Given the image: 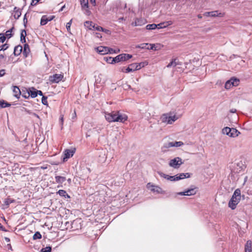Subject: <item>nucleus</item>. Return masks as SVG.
<instances>
[{"mask_svg": "<svg viewBox=\"0 0 252 252\" xmlns=\"http://www.w3.org/2000/svg\"><path fill=\"white\" fill-rule=\"evenodd\" d=\"M106 120L109 123L121 122L125 123L127 120V116L119 111H113L111 113H106L105 115Z\"/></svg>", "mask_w": 252, "mask_h": 252, "instance_id": "obj_1", "label": "nucleus"}, {"mask_svg": "<svg viewBox=\"0 0 252 252\" xmlns=\"http://www.w3.org/2000/svg\"><path fill=\"white\" fill-rule=\"evenodd\" d=\"M236 111H237V110L235 108H232V109L230 110V113H236Z\"/></svg>", "mask_w": 252, "mask_h": 252, "instance_id": "obj_55", "label": "nucleus"}, {"mask_svg": "<svg viewBox=\"0 0 252 252\" xmlns=\"http://www.w3.org/2000/svg\"><path fill=\"white\" fill-rule=\"evenodd\" d=\"M4 57V55H1H1H0V58H3Z\"/></svg>", "mask_w": 252, "mask_h": 252, "instance_id": "obj_63", "label": "nucleus"}, {"mask_svg": "<svg viewBox=\"0 0 252 252\" xmlns=\"http://www.w3.org/2000/svg\"><path fill=\"white\" fill-rule=\"evenodd\" d=\"M22 96L25 98H28L30 97L29 92L22 94Z\"/></svg>", "mask_w": 252, "mask_h": 252, "instance_id": "obj_47", "label": "nucleus"}, {"mask_svg": "<svg viewBox=\"0 0 252 252\" xmlns=\"http://www.w3.org/2000/svg\"><path fill=\"white\" fill-rule=\"evenodd\" d=\"M147 188L153 192L160 194L164 193V191H163L160 187L158 186L153 185L150 183L147 184Z\"/></svg>", "mask_w": 252, "mask_h": 252, "instance_id": "obj_5", "label": "nucleus"}, {"mask_svg": "<svg viewBox=\"0 0 252 252\" xmlns=\"http://www.w3.org/2000/svg\"><path fill=\"white\" fill-rule=\"evenodd\" d=\"M6 39V37L3 33H0V42H3Z\"/></svg>", "mask_w": 252, "mask_h": 252, "instance_id": "obj_43", "label": "nucleus"}, {"mask_svg": "<svg viewBox=\"0 0 252 252\" xmlns=\"http://www.w3.org/2000/svg\"><path fill=\"white\" fill-rule=\"evenodd\" d=\"M134 64L133 63H131L129 65V66L125 68L124 67L122 68V71L125 73H128L130 72H133L135 71L134 69Z\"/></svg>", "mask_w": 252, "mask_h": 252, "instance_id": "obj_17", "label": "nucleus"}, {"mask_svg": "<svg viewBox=\"0 0 252 252\" xmlns=\"http://www.w3.org/2000/svg\"><path fill=\"white\" fill-rule=\"evenodd\" d=\"M104 59H105L106 61L109 63H115V58H112V57H106V58H104Z\"/></svg>", "mask_w": 252, "mask_h": 252, "instance_id": "obj_35", "label": "nucleus"}, {"mask_svg": "<svg viewBox=\"0 0 252 252\" xmlns=\"http://www.w3.org/2000/svg\"><path fill=\"white\" fill-rule=\"evenodd\" d=\"M165 25H166V24L164 22L160 23L157 25V28L162 29V28H166V26H165Z\"/></svg>", "mask_w": 252, "mask_h": 252, "instance_id": "obj_40", "label": "nucleus"}, {"mask_svg": "<svg viewBox=\"0 0 252 252\" xmlns=\"http://www.w3.org/2000/svg\"><path fill=\"white\" fill-rule=\"evenodd\" d=\"M30 52V49L29 45L27 44H25L23 54L25 57H27L28 56V55L29 54Z\"/></svg>", "mask_w": 252, "mask_h": 252, "instance_id": "obj_23", "label": "nucleus"}, {"mask_svg": "<svg viewBox=\"0 0 252 252\" xmlns=\"http://www.w3.org/2000/svg\"><path fill=\"white\" fill-rule=\"evenodd\" d=\"M131 58V55L128 54H121L115 57V63H119L122 61H126Z\"/></svg>", "mask_w": 252, "mask_h": 252, "instance_id": "obj_7", "label": "nucleus"}, {"mask_svg": "<svg viewBox=\"0 0 252 252\" xmlns=\"http://www.w3.org/2000/svg\"><path fill=\"white\" fill-rule=\"evenodd\" d=\"M160 119L162 123H166L167 124H171L173 122H175L177 120V118L175 116H171L165 114L162 115Z\"/></svg>", "mask_w": 252, "mask_h": 252, "instance_id": "obj_4", "label": "nucleus"}, {"mask_svg": "<svg viewBox=\"0 0 252 252\" xmlns=\"http://www.w3.org/2000/svg\"><path fill=\"white\" fill-rule=\"evenodd\" d=\"M23 21H24V23L25 26H26V24H27V22H28L27 19V18H26V19H23Z\"/></svg>", "mask_w": 252, "mask_h": 252, "instance_id": "obj_58", "label": "nucleus"}, {"mask_svg": "<svg viewBox=\"0 0 252 252\" xmlns=\"http://www.w3.org/2000/svg\"><path fill=\"white\" fill-rule=\"evenodd\" d=\"M222 132L223 134H226V135L230 136L231 128L229 127H225L222 129Z\"/></svg>", "mask_w": 252, "mask_h": 252, "instance_id": "obj_31", "label": "nucleus"}, {"mask_svg": "<svg viewBox=\"0 0 252 252\" xmlns=\"http://www.w3.org/2000/svg\"><path fill=\"white\" fill-rule=\"evenodd\" d=\"M71 22H72V20H71L69 22H68L67 24H66V28L67 30V31L68 32L69 30H70V26H71Z\"/></svg>", "mask_w": 252, "mask_h": 252, "instance_id": "obj_45", "label": "nucleus"}, {"mask_svg": "<svg viewBox=\"0 0 252 252\" xmlns=\"http://www.w3.org/2000/svg\"><path fill=\"white\" fill-rule=\"evenodd\" d=\"M32 90H30L28 92L30 96H31L32 98H34L37 95V90L34 88H32Z\"/></svg>", "mask_w": 252, "mask_h": 252, "instance_id": "obj_25", "label": "nucleus"}, {"mask_svg": "<svg viewBox=\"0 0 252 252\" xmlns=\"http://www.w3.org/2000/svg\"><path fill=\"white\" fill-rule=\"evenodd\" d=\"M52 248L51 247H46L42 248L41 250V252H51Z\"/></svg>", "mask_w": 252, "mask_h": 252, "instance_id": "obj_39", "label": "nucleus"}, {"mask_svg": "<svg viewBox=\"0 0 252 252\" xmlns=\"http://www.w3.org/2000/svg\"><path fill=\"white\" fill-rule=\"evenodd\" d=\"M164 23L166 24V25H165V26H166V27L169 25H172V22L171 21L165 22Z\"/></svg>", "mask_w": 252, "mask_h": 252, "instance_id": "obj_52", "label": "nucleus"}, {"mask_svg": "<svg viewBox=\"0 0 252 252\" xmlns=\"http://www.w3.org/2000/svg\"><path fill=\"white\" fill-rule=\"evenodd\" d=\"M240 132L235 128H231L230 132V137H236L238 135Z\"/></svg>", "mask_w": 252, "mask_h": 252, "instance_id": "obj_30", "label": "nucleus"}, {"mask_svg": "<svg viewBox=\"0 0 252 252\" xmlns=\"http://www.w3.org/2000/svg\"><path fill=\"white\" fill-rule=\"evenodd\" d=\"M245 252H252V246L251 241H247L245 245Z\"/></svg>", "mask_w": 252, "mask_h": 252, "instance_id": "obj_27", "label": "nucleus"}, {"mask_svg": "<svg viewBox=\"0 0 252 252\" xmlns=\"http://www.w3.org/2000/svg\"><path fill=\"white\" fill-rule=\"evenodd\" d=\"M245 166L243 164L242 162H238L237 164L235 172L239 173V172L244 170L245 168Z\"/></svg>", "mask_w": 252, "mask_h": 252, "instance_id": "obj_21", "label": "nucleus"}, {"mask_svg": "<svg viewBox=\"0 0 252 252\" xmlns=\"http://www.w3.org/2000/svg\"><path fill=\"white\" fill-rule=\"evenodd\" d=\"M37 94H39V95L42 96H43V93H42L41 91L37 90Z\"/></svg>", "mask_w": 252, "mask_h": 252, "instance_id": "obj_54", "label": "nucleus"}, {"mask_svg": "<svg viewBox=\"0 0 252 252\" xmlns=\"http://www.w3.org/2000/svg\"><path fill=\"white\" fill-rule=\"evenodd\" d=\"M119 51H120L119 50H118V51H116L115 50L113 49L112 53H117L119 52Z\"/></svg>", "mask_w": 252, "mask_h": 252, "instance_id": "obj_60", "label": "nucleus"}, {"mask_svg": "<svg viewBox=\"0 0 252 252\" xmlns=\"http://www.w3.org/2000/svg\"><path fill=\"white\" fill-rule=\"evenodd\" d=\"M5 240L6 241V242H10V239L8 237H5Z\"/></svg>", "mask_w": 252, "mask_h": 252, "instance_id": "obj_56", "label": "nucleus"}, {"mask_svg": "<svg viewBox=\"0 0 252 252\" xmlns=\"http://www.w3.org/2000/svg\"><path fill=\"white\" fill-rule=\"evenodd\" d=\"M184 143L182 141H175V142H169L164 144V147L165 148H169L172 147H180L183 145Z\"/></svg>", "mask_w": 252, "mask_h": 252, "instance_id": "obj_11", "label": "nucleus"}, {"mask_svg": "<svg viewBox=\"0 0 252 252\" xmlns=\"http://www.w3.org/2000/svg\"><path fill=\"white\" fill-rule=\"evenodd\" d=\"M176 59L172 60V61L168 63V64L167 65V67H171L172 66L175 67L177 65V63L176 62Z\"/></svg>", "mask_w": 252, "mask_h": 252, "instance_id": "obj_38", "label": "nucleus"}, {"mask_svg": "<svg viewBox=\"0 0 252 252\" xmlns=\"http://www.w3.org/2000/svg\"><path fill=\"white\" fill-rule=\"evenodd\" d=\"M80 1L83 8H88V0H80Z\"/></svg>", "mask_w": 252, "mask_h": 252, "instance_id": "obj_32", "label": "nucleus"}, {"mask_svg": "<svg viewBox=\"0 0 252 252\" xmlns=\"http://www.w3.org/2000/svg\"><path fill=\"white\" fill-rule=\"evenodd\" d=\"M239 80L235 78H231L230 80L226 81L225 84V88L229 89L232 86H237L239 83Z\"/></svg>", "mask_w": 252, "mask_h": 252, "instance_id": "obj_6", "label": "nucleus"}, {"mask_svg": "<svg viewBox=\"0 0 252 252\" xmlns=\"http://www.w3.org/2000/svg\"><path fill=\"white\" fill-rule=\"evenodd\" d=\"M9 47V45L7 43H5L2 46H0V51L2 50H5Z\"/></svg>", "mask_w": 252, "mask_h": 252, "instance_id": "obj_41", "label": "nucleus"}, {"mask_svg": "<svg viewBox=\"0 0 252 252\" xmlns=\"http://www.w3.org/2000/svg\"><path fill=\"white\" fill-rule=\"evenodd\" d=\"M155 46V45L151 44H148V43H143L141 44L140 45H139L138 47L139 48L144 49H153L154 47Z\"/></svg>", "mask_w": 252, "mask_h": 252, "instance_id": "obj_22", "label": "nucleus"}, {"mask_svg": "<svg viewBox=\"0 0 252 252\" xmlns=\"http://www.w3.org/2000/svg\"><path fill=\"white\" fill-rule=\"evenodd\" d=\"M190 177V173H181L179 175H176V179L177 181L183 179L185 178H189Z\"/></svg>", "mask_w": 252, "mask_h": 252, "instance_id": "obj_18", "label": "nucleus"}, {"mask_svg": "<svg viewBox=\"0 0 252 252\" xmlns=\"http://www.w3.org/2000/svg\"><path fill=\"white\" fill-rule=\"evenodd\" d=\"M158 175L165 179H166L168 180L171 181H176L177 180L176 179V175L175 176H169L168 175H166L161 172H158Z\"/></svg>", "mask_w": 252, "mask_h": 252, "instance_id": "obj_15", "label": "nucleus"}, {"mask_svg": "<svg viewBox=\"0 0 252 252\" xmlns=\"http://www.w3.org/2000/svg\"><path fill=\"white\" fill-rule=\"evenodd\" d=\"M13 202H14V200L10 198H7L4 200V205H6L7 207H8L9 205Z\"/></svg>", "mask_w": 252, "mask_h": 252, "instance_id": "obj_33", "label": "nucleus"}, {"mask_svg": "<svg viewBox=\"0 0 252 252\" xmlns=\"http://www.w3.org/2000/svg\"><path fill=\"white\" fill-rule=\"evenodd\" d=\"M60 120L62 121V123H63V117H62L61 118H60Z\"/></svg>", "mask_w": 252, "mask_h": 252, "instance_id": "obj_64", "label": "nucleus"}, {"mask_svg": "<svg viewBox=\"0 0 252 252\" xmlns=\"http://www.w3.org/2000/svg\"><path fill=\"white\" fill-rule=\"evenodd\" d=\"M197 17L198 18L201 19L202 18V16L201 14H199L197 15Z\"/></svg>", "mask_w": 252, "mask_h": 252, "instance_id": "obj_61", "label": "nucleus"}, {"mask_svg": "<svg viewBox=\"0 0 252 252\" xmlns=\"http://www.w3.org/2000/svg\"><path fill=\"white\" fill-rule=\"evenodd\" d=\"M75 152V149H66L64 152L63 161L66 160L67 159L72 157Z\"/></svg>", "mask_w": 252, "mask_h": 252, "instance_id": "obj_12", "label": "nucleus"}, {"mask_svg": "<svg viewBox=\"0 0 252 252\" xmlns=\"http://www.w3.org/2000/svg\"><path fill=\"white\" fill-rule=\"evenodd\" d=\"M0 229L2 230V231H6V230H5V228L3 227V226L0 223Z\"/></svg>", "mask_w": 252, "mask_h": 252, "instance_id": "obj_53", "label": "nucleus"}, {"mask_svg": "<svg viewBox=\"0 0 252 252\" xmlns=\"http://www.w3.org/2000/svg\"><path fill=\"white\" fill-rule=\"evenodd\" d=\"M76 114L75 111H74V113L73 114L72 119L76 118Z\"/></svg>", "mask_w": 252, "mask_h": 252, "instance_id": "obj_57", "label": "nucleus"}, {"mask_svg": "<svg viewBox=\"0 0 252 252\" xmlns=\"http://www.w3.org/2000/svg\"><path fill=\"white\" fill-rule=\"evenodd\" d=\"M204 15L205 16H211V17H223L224 16V13H222L221 12H219V11H214L211 12H205Z\"/></svg>", "mask_w": 252, "mask_h": 252, "instance_id": "obj_13", "label": "nucleus"}, {"mask_svg": "<svg viewBox=\"0 0 252 252\" xmlns=\"http://www.w3.org/2000/svg\"><path fill=\"white\" fill-rule=\"evenodd\" d=\"M27 35L26 31L25 30H23L21 31V42L22 43L26 42V36Z\"/></svg>", "mask_w": 252, "mask_h": 252, "instance_id": "obj_28", "label": "nucleus"}, {"mask_svg": "<svg viewBox=\"0 0 252 252\" xmlns=\"http://www.w3.org/2000/svg\"><path fill=\"white\" fill-rule=\"evenodd\" d=\"M196 192V188H194L188 189L184 191L178 192L177 194L180 195L190 196L195 194Z\"/></svg>", "mask_w": 252, "mask_h": 252, "instance_id": "obj_10", "label": "nucleus"}, {"mask_svg": "<svg viewBox=\"0 0 252 252\" xmlns=\"http://www.w3.org/2000/svg\"><path fill=\"white\" fill-rule=\"evenodd\" d=\"M33 115L35 116V117H36L37 118H39V116L37 114L34 113Z\"/></svg>", "mask_w": 252, "mask_h": 252, "instance_id": "obj_62", "label": "nucleus"}, {"mask_svg": "<svg viewBox=\"0 0 252 252\" xmlns=\"http://www.w3.org/2000/svg\"><path fill=\"white\" fill-rule=\"evenodd\" d=\"M240 199L241 190L240 189H237L234 191L228 203V206L232 210L235 209L236 207V205L240 202Z\"/></svg>", "mask_w": 252, "mask_h": 252, "instance_id": "obj_2", "label": "nucleus"}, {"mask_svg": "<svg viewBox=\"0 0 252 252\" xmlns=\"http://www.w3.org/2000/svg\"><path fill=\"white\" fill-rule=\"evenodd\" d=\"M5 70L4 69H1L0 70V76L2 77L5 74Z\"/></svg>", "mask_w": 252, "mask_h": 252, "instance_id": "obj_50", "label": "nucleus"}, {"mask_svg": "<svg viewBox=\"0 0 252 252\" xmlns=\"http://www.w3.org/2000/svg\"><path fill=\"white\" fill-rule=\"evenodd\" d=\"M96 51L101 55L108 54V53L112 54L113 49L104 46H99L96 48Z\"/></svg>", "mask_w": 252, "mask_h": 252, "instance_id": "obj_9", "label": "nucleus"}, {"mask_svg": "<svg viewBox=\"0 0 252 252\" xmlns=\"http://www.w3.org/2000/svg\"><path fill=\"white\" fill-rule=\"evenodd\" d=\"M157 24H148L146 26V29L148 30H155L157 28Z\"/></svg>", "mask_w": 252, "mask_h": 252, "instance_id": "obj_34", "label": "nucleus"}, {"mask_svg": "<svg viewBox=\"0 0 252 252\" xmlns=\"http://www.w3.org/2000/svg\"><path fill=\"white\" fill-rule=\"evenodd\" d=\"M14 18L15 19H18L21 15V10L19 8L15 7L12 13Z\"/></svg>", "mask_w": 252, "mask_h": 252, "instance_id": "obj_16", "label": "nucleus"}, {"mask_svg": "<svg viewBox=\"0 0 252 252\" xmlns=\"http://www.w3.org/2000/svg\"><path fill=\"white\" fill-rule=\"evenodd\" d=\"M55 180L57 183L62 184L66 180V178L63 176H55Z\"/></svg>", "mask_w": 252, "mask_h": 252, "instance_id": "obj_24", "label": "nucleus"}, {"mask_svg": "<svg viewBox=\"0 0 252 252\" xmlns=\"http://www.w3.org/2000/svg\"><path fill=\"white\" fill-rule=\"evenodd\" d=\"M42 237L41 234L39 232H36L33 236V239L36 240L41 239Z\"/></svg>", "mask_w": 252, "mask_h": 252, "instance_id": "obj_37", "label": "nucleus"}, {"mask_svg": "<svg viewBox=\"0 0 252 252\" xmlns=\"http://www.w3.org/2000/svg\"><path fill=\"white\" fill-rule=\"evenodd\" d=\"M13 92L14 93V95L17 98H19L20 97V96L21 95V92L17 86H13Z\"/></svg>", "mask_w": 252, "mask_h": 252, "instance_id": "obj_19", "label": "nucleus"}, {"mask_svg": "<svg viewBox=\"0 0 252 252\" xmlns=\"http://www.w3.org/2000/svg\"><path fill=\"white\" fill-rule=\"evenodd\" d=\"M139 63L140 64L141 68L144 67L147 64V63L145 62H141Z\"/></svg>", "mask_w": 252, "mask_h": 252, "instance_id": "obj_51", "label": "nucleus"}, {"mask_svg": "<svg viewBox=\"0 0 252 252\" xmlns=\"http://www.w3.org/2000/svg\"><path fill=\"white\" fill-rule=\"evenodd\" d=\"M90 1L92 3H93L94 5L95 4V0H90Z\"/></svg>", "mask_w": 252, "mask_h": 252, "instance_id": "obj_59", "label": "nucleus"}, {"mask_svg": "<svg viewBox=\"0 0 252 252\" xmlns=\"http://www.w3.org/2000/svg\"><path fill=\"white\" fill-rule=\"evenodd\" d=\"M54 18V16H47L46 15H43L41 19L40 25L42 26L45 25L48 23V22L51 21Z\"/></svg>", "mask_w": 252, "mask_h": 252, "instance_id": "obj_14", "label": "nucleus"}, {"mask_svg": "<svg viewBox=\"0 0 252 252\" xmlns=\"http://www.w3.org/2000/svg\"><path fill=\"white\" fill-rule=\"evenodd\" d=\"M63 78V75L62 74H55L52 76H50L49 80L52 83H58L61 81Z\"/></svg>", "mask_w": 252, "mask_h": 252, "instance_id": "obj_8", "label": "nucleus"}, {"mask_svg": "<svg viewBox=\"0 0 252 252\" xmlns=\"http://www.w3.org/2000/svg\"><path fill=\"white\" fill-rule=\"evenodd\" d=\"M14 29V27H12L11 29H10L9 30H8L5 32V37H7V38H9L12 36V34L11 33L12 30Z\"/></svg>", "mask_w": 252, "mask_h": 252, "instance_id": "obj_36", "label": "nucleus"}, {"mask_svg": "<svg viewBox=\"0 0 252 252\" xmlns=\"http://www.w3.org/2000/svg\"><path fill=\"white\" fill-rule=\"evenodd\" d=\"M95 29L97 30V31H104V29L103 28H102L101 27H100V26H97L96 28H95Z\"/></svg>", "mask_w": 252, "mask_h": 252, "instance_id": "obj_49", "label": "nucleus"}, {"mask_svg": "<svg viewBox=\"0 0 252 252\" xmlns=\"http://www.w3.org/2000/svg\"><path fill=\"white\" fill-rule=\"evenodd\" d=\"M11 105V104L6 101H4V100H0V108H3L9 107Z\"/></svg>", "mask_w": 252, "mask_h": 252, "instance_id": "obj_29", "label": "nucleus"}, {"mask_svg": "<svg viewBox=\"0 0 252 252\" xmlns=\"http://www.w3.org/2000/svg\"><path fill=\"white\" fill-rule=\"evenodd\" d=\"M132 25L135 26H139L140 25V24H139V20L138 19H136L134 22V23H132Z\"/></svg>", "mask_w": 252, "mask_h": 252, "instance_id": "obj_48", "label": "nucleus"}, {"mask_svg": "<svg viewBox=\"0 0 252 252\" xmlns=\"http://www.w3.org/2000/svg\"><path fill=\"white\" fill-rule=\"evenodd\" d=\"M57 193L59 194L61 196L64 197L65 198H69L70 196L66 193V191L63 189H60L58 192Z\"/></svg>", "mask_w": 252, "mask_h": 252, "instance_id": "obj_26", "label": "nucleus"}, {"mask_svg": "<svg viewBox=\"0 0 252 252\" xmlns=\"http://www.w3.org/2000/svg\"><path fill=\"white\" fill-rule=\"evenodd\" d=\"M39 0H32L31 5L32 6L35 5Z\"/></svg>", "mask_w": 252, "mask_h": 252, "instance_id": "obj_46", "label": "nucleus"}, {"mask_svg": "<svg viewBox=\"0 0 252 252\" xmlns=\"http://www.w3.org/2000/svg\"><path fill=\"white\" fill-rule=\"evenodd\" d=\"M134 65V69L135 70H137L141 68L140 64L139 63H133Z\"/></svg>", "mask_w": 252, "mask_h": 252, "instance_id": "obj_44", "label": "nucleus"}, {"mask_svg": "<svg viewBox=\"0 0 252 252\" xmlns=\"http://www.w3.org/2000/svg\"><path fill=\"white\" fill-rule=\"evenodd\" d=\"M23 47L21 45H18L15 47L13 54L15 56H19L22 51Z\"/></svg>", "mask_w": 252, "mask_h": 252, "instance_id": "obj_20", "label": "nucleus"}, {"mask_svg": "<svg viewBox=\"0 0 252 252\" xmlns=\"http://www.w3.org/2000/svg\"><path fill=\"white\" fill-rule=\"evenodd\" d=\"M183 163L182 158L180 157H176L169 161V165L175 169H178Z\"/></svg>", "mask_w": 252, "mask_h": 252, "instance_id": "obj_3", "label": "nucleus"}, {"mask_svg": "<svg viewBox=\"0 0 252 252\" xmlns=\"http://www.w3.org/2000/svg\"><path fill=\"white\" fill-rule=\"evenodd\" d=\"M41 101H42V103L44 105H48L47 97L45 96H43L42 97Z\"/></svg>", "mask_w": 252, "mask_h": 252, "instance_id": "obj_42", "label": "nucleus"}]
</instances>
